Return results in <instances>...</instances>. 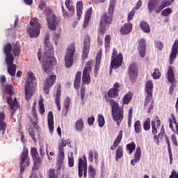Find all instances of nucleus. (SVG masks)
Returning <instances> with one entry per match:
<instances>
[{
    "instance_id": "nucleus-39",
    "label": "nucleus",
    "mask_w": 178,
    "mask_h": 178,
    "mask_svg": "<svg viewBox=\"0 0 178 178\" xmlns=\"http://www.w3.org/2000/svg\"><path fill=\"white\" fill-rule=\"evenodd\" d=\"M134 130L137 134H140V133H141L142 128H141V122H140V120H137L135 122Z\"/></svg>"
},
{
    "instance_id": "nucleus-63",
    "label": "nucleus",
    "mask_w": 178,
    "mask_h": 178,
    "mask_svg": "<svg viewBox=\"0 0 178 178\" xmlns=\"http://www.w3.org/2000/svg\"><path fill=\"white\" fill-rule=\"evenodd\" d=\"M170 138H171V141H172V144H174L175 147H177L178 143H177V138L176 137V136L172 134V135H171Z\"/></svg>"
},
{
    "instance_id": "nucleus-13",
    "label": "nucleus",
    "mask_w": 178,
    "mask_h": 178,
    "mask_svg": "<svg viewBox=\"0 0 178 178\" xmlns=\"http://www.w3.org/2000/svg\"><path fill=\"white\" fill-rule=\"evenodd\" d=\"M83 51L82 53V58L83 60H86L88 58V53L90 52V45H91V39L90 36L86 35L85 37L83 42Z\"/></svg>"
},
{
    "instance_id": "nucleus-45",
    "label": "nucleus",
    "mask_w": 178,
    "mask_h": 178,
    "mask_svg": "<svg viewBox=\"0 0 178 178\" xmlns=\"http://www.w3.org/2000/svg\"><path fill=\"white\" fill-rule=\"evenodd\" d=\"M104 42H105V48H106V49H108V48H110V45H111V35H106L105 36Z\"/></svg>"
},
{
    "instance_id": "nucleus-49",
    "label": "nucleus",
    "mask_w": 178,
    "mask_h": 178,
    "mask_svg": "<svg viewBox=\"0 0 178 178\" xmlns=\"http://www.w3.org/2000/svg\"><path fill=\"white\" fill-rule=\"evenodd\" d=\"M98 123L99 127H104V124H105V118H104V115H99L98 116Z\"/></svg>"
},
{
    "instance_id": "nucleus-50",
    "label": "nucleus",
    "mask_w": 178,
    "mask_h": 178,
    "mask_svg": "<svg viewBox=\"0 0 178 178\" xmlns=\"http://www.w3.org/2000/svg\"><path fill=\"white\" fill-rule=\"evenodd\" d=\"M152 77L155 80H156V79H160L161 78V72H159V69H158V68L154 69V71L152 74Z\"/></svg>"
},
{
    "instance_id": "nucleus-29",
    "label": "nucleus",
    "mask_w": 178,
    "mask_h": 178,
    "mask_svg": "<svg viewBox=\"0 0 178 178\" xmlns=\"http://www.w3.org/2000/svg\"><path fill=\"white\" fill-rule=\"evenodd\" d=\"M140 27L144 33H146L147 34L151 33V27L149 26V24L147 22L141 21L140 24Z\"/></svg>"
},
{
    "instance_id": "nucleus-41",
    "label": "nucleus",
    "mask_w": 178,
    "mask_h": 178,
    "mask_svg": "<svg viewBox=\"0 0 178 178\" xmlns=\"http://www.w3.org/2000/svg\"><path fill=\"white\" fill-rule=\"evenodd\" d=\"M39 111L40 115L45 113V106H44V100L42 99L39 100Z\"/></svg>"
},
{
    "instance_id": "nucleus-14",
    "label": "nucleus",
    "mask_w": 178,
    "mask_h": 178,
    "mask_svg": "<svg viewBox=\"0 0 178 178\" xmlns=\"http://www.w3.org/2000/svg\"><path fill=\"white\" fill-rule=\"evenodd\" d=\"M178 54V40H176L172 47L171 53L170 54L169 64L173 65L175 59L177 58Z\"/></svg>"
},
{
    "instance_id": "nucleus-47",
    "label": "nucleus",
    "mask_w": 178,
    "mask_h": 178,
    "mask_svg": "<svg viewBox=\"0 0 178 178\" xmlns=\"http://www.w3.org/2000/svg\"><path fill=\"white\" fill-rule=\"evenodd\" d=\"M38 8L40 10H44L45 12L46 9H49V7H47V3L44 1H41L38 4Z\"/></svg>"
},
{
    "instance_id": "nucleus-19",
    "label": "nucleus",
    "mask_w": 178,
    "mask_h": 178,
    "mask_svg": "<svg viewBox=\"0 0 178 178\" xmlns=\"http://www.w3.org/2000/svg\"><path fill=\"white\" fill-rule=\"evenodd\" d=\"M7 102L12 111H17V108H19V103H17V98L15 97L13 100V99L12 98V95L8 96Z\"/></svg>"
},
{
    "instance_id": "nucleus-16",
    "label": "nucleus",
    "mask_w": 178,
    "mask_h": 178,
    "mask_svg": "<svg viewBox=\"0 0 178 178\" xmlns=\"http://www.w3.org/2000/svg\"><path fill=\"white\" fill-rule=\"evenodd\" d=\"M15 58H11L10 60H6V63L8 66V73L11 76H16V65L13 64Z\"/></svg>"
},
{
    "instance_id": "nucleus-42",
    "label": "nucleus",
    "mask_w": 178,
    "mask_h": 178,
    "mask_svg": "<svg viewBox=\"0 0 178 178\" xmlns=\"http://www.w3.org/2000/svg\"><path fill=\"white\" fill-rule=\"evenodd\" d=\"M143 129L145 131H148L151 129V119L147 118V120L143 123Z\"/></svg>"
},
{
    "instance_id": "nucleus-21",
    "label": "nucleus",
    "mask_w": 178,
    "mask_h": 178,
    "mask_svg": "<svg viewBox=\"0 0 178 178\" xmlns=\"http://www.w3.org/2000/svg\"><path fill=\"white\" fill-rule=\"evenodd\" d=\"M175 2V0H163L161 1V5L156 9V13H161L162 10L165 9L166 6H170L172 3Z\"/></svg>"
},
{
    "instance_id": "nucleus-58",
    "label": "nucleus",
    "mask_w": 178,
    "mask_h": 178,
    "mask_svg": "<svg viewBox=\"0 0 178 178\" xmlns=\"http://www.w3.org/2000/svg\"><path fill=\"white\" fill-rule=\"evenodd\" d=\"M172 13V8H168L161 12L162 16H169Z\"/></svg>"
},
{
    "instance_id": "nucleus-36",
    "label": "nucleus",
    "mask_w": 178,
    "mask_h": 178,
    "mask_svg": "<svg viewBox=\"0 0 178 178\" xmlns=\"http://www.w3.org/2000/svg\"><path fill=\"white\" fill-rule=\"evenodd\" d=\"M97 175V170L94 168V166L92 165H90L88 166V177L90 178H95V176Z\"/></svg>"
},
{
    "instance_id": "nucleus-3",
    "label": "nucleus",
    "mask_w": 178,
    "mask_h": 178,
    "mask_svg": "<svg viewBox=\"0 0 178 178\" xmlns=\"http://www.w3.org/2000/svg\"><path fill=\"white\" fill-rule=\"evenodd\" d=\"M44 51L42 56L43 62V70L47 74H49L50 72L52 70V66L54 65V47L52 44L49 42V34H47L44 37Z\"/></svg>"
},
{
    "instance_id": "nucleus-33",
    "label": "nucleus",
    "mask_w": 178,
    "mask_h": 178,
    "mask_svg": "<svg viewBox=\"0 0 178 178\" xmlns=\"http://www.w3.org/2000/svg\"><path fill=\"white\" fill-rule=\"evenodd\" d=\"M152 88H154V83L152 81H147L145 85V91L147 95H152Z\"/></svg>"
},
{
    "instance_id": "nucleus-9",
    "label": "nucleus",
    "mask_w": 178,
    "mask_h": 178,
    "mask_svg": "<svg viewBox=\"0 0 178 178\" xmlns=\"http://www.w3.org/2000/svg\"><path fill=\"white\" fill-rule=\"evenodd\" d=\"M92 65V61L89 60L87 62L86 65L85 66L82 75V81L86 84H90L91 83V76H90V73L92 70L91 65Z\"/></svg>"
},
{
    "instance_id": "nucleus-52",
    "label": "nucleus",
    "mask_w": 178,
    "mask_h": 178,
    "mask_svg": "<svg viewBox=\"0 0 178 178\" xmlns=\"http://www.w3.org/2000/svg\"><path fill=\"white\" fill-rule=\"evenodd\" d=\"M6 127H8V125L5 122H0V131H2V134H5Z\"/></svg>"
},
{
    "instance_id": "nucleus-46",
    "label": "nucleus",
    "mask_w": 178,
    "mask_h": 178,
    "mask_svg": "<svg viewBox=\"0 0 178 178\" xmlns=\"http://www.w3.org/2000/svg\"><path fill=\"white\" fill-rule=\"evenodd\" d=\"M48 80L49 81V84H51V86H54V83L56 81V75H50L49 77L46 79V83H48Z\"/></svg>"
},
{
    "instance_id": "nucleus-56",
    "label": "nucleus",
    "mask_w": 178,
    "mask_h": 178,
    "mask_svg": "<svg viewBox=\"0 0 178 178\" xmlns=\"http://www.w3.org/2000/svg\"><path fill=\"white\" fill-rule=\"evenodd\" d=\"M31 155L32 156V159L36 158L37 156H39L38 152L37 151V148L33 147L31 149Z\"/></svg>"
},
{
    "instance_id": "nucleus-15",
    "label": "nucleus",
    "mask_w": 178,
    "mask_h": 178,
    "mask_svg": "<svg viewBox=\"0 0 178 178\" xmlns=\"http://www.w3.org/2000/svg\"><path fill=\"white\" fill-rule=\"evenodd\" d=\"M65 161V152L62 147H59V152L58 154L56 165L57 170H60L62 169V165H63V161Z\"/></svg>"
},
{
    "instance_id": "nucleus-28",
    "label": "nucleus",
    "mask_w": 178,
    "mask_h": 178,
    "mask_svg": "<svg viewBox=\"0 0 178 178\" xmlns=\"http://www.w3.org/2000/svg\"><path fill=\"white\" fill-rule=\"evenodd\" d=\"M159 2V1H158L157 0H149L147 6L149 13H152V10H154V9H155V10L158 9L157 6H158Z\"/></svg>"
},
{
    "instance_id": "nucleus-53",
    "label": "nucleus",
    "mask_w": 178,
    "mask_h": 178,
    "mask_svg": "<svg viewBox=\"0 0 178 178\" xmlns=\"http://www.w3.org/2000/svg\"><path fill=\"white\" fill-rule=\"evenodd\" d=\"M6 92L8 94V95H13V90H12V85L7 84L5 87Z\"/></svg>"
},
{
    "instance_id": "nucleus-12",
    "label": "nucleus",
    "mask_w": 178,
    "mask_h": 178,
    "mask_svg": "<svg viewBox=\"0 0 178 178\" xmlns=\"http://www.w3.org/2000/svg\"><path fill=\"white\" fill-rule=\"evenodd\" d=\"M129 76L131 81L134 83L137 80L138 76V69H137V65L136 63H133L129 67Z\"/></svg>"
},
{
    "instance_id": "nucleus-40",
    "label": "nucleus",
    "mask_w": 178,
    "mask_h": 178,
    "mask_svg": "<svg viewBox=\"0 0 178 178\" xmlns=\"http://www.w3.org/2000/svg\"><path fill=\"white\" fill-rule=\"evenodd\" d=\"M120 66H122V64L111 61L110 68H109V74H112L113 69H118V67H120Z\"/></svg>"
},
{
    "instance_id": "nucleus-30",
    "label": "nucleus",
    "mask_w": 178,
    "mask_h": 178,
    "mask_svg": "<svg viewBox=\"0 0 178 178\" xmlns=\"http://www.w3.org/2000/svg\"><path fill=\"white\" fill-rule=\"evenodd\" d=\"M33 170H37V169H39L40 166H41L42 163V159H41L39 156H38L37 157L33 158Z\"/></svg>"
},
{
    "instance_id": "nucleus-10",
    "label": "nucleus",
    "mask_w": 178,
    "mask_h": 178,
    "mask_svg": "<svg viewBox=\"0 0 178 178\" xmlns=\"http://www.w3.org/2000/svg\"><path fill=\"white\" fill-rule=\"evenodd\" d=\"M79 177H83H83H87V157L86 155H83L82 158L79 159Z\"/></svg>"
},
{
    "instance_id": "nucleus-2",
    "label": "nucleus",
    "mask_w": 178,
    "mask_h": 178,
    "mask_svg": "<svg viewBox=\"0 0 178 178\" xmlns=\"http://www.w3.org/2000/svg\"><path fill=\"white\" fill-rule=\"evenodd\" d=\"M115 6H116V0H111L108 8V12H106L101 15L99 35L97 38V44L99 45H102L103 42L101 37L105 34L106 28L109 27L111 24H112V22H113Z\"/></svg>"
},
{
    "instance_id": "nucleus-32",
    "label": "nucleus",
    "mask_w": 178,
    "mask_h": 178,
    "mask_svg": "<svg viewBox=\"0 0 178 178\" xmlns=\"http://www.w3.org/2000/svg\"><path fill=\"white\" fill-rule=\"evenodd\" d=\"M131 98H133V92H129L122 98V105H128V104H130V102L131 101Z\"/></svg>"
},
{
    "instance_id": "nucleus-11",
    "label": "nucleus",
    "mask_w": 178,
    "mask_h": 178,
    "mask_svg": "<svg viewBox=\"0 0 178 178\" xmlns=\"http://www.w3.org/2000/svg\"><path fill=\"white\" fill-rule=\"evenodd\" d=\"M167 79L169 83H171L169 92L170 95H172V94H173V91L175 90V87H176V79L175 78V72H173V67L171 65L168 67L167 72Z\"/></svg>"
},
{
    "instance_id": "nucleus-60",
    "label": "nucleus",
    "mask_w": 178,
    "mask_h": 178,
    "mask_svg": "<svg viewBox=\"0 0 178 178\" xmlns=\"http://www.w3.org/2000/svg\"><path fill=\"white\" fill-rule=\"evenodd\" d=\"M102 58V53L98 52L96 57V66H99V65H101V59Z\"/></svg>"
},
{
    "instance_id": "nucleus-59",
    "label": "nucleus",
    "mask_w": 178,
    "mask_h": 178,
    "mask_svg": "<svg viewBox=\"0 0 178 178\" xmlns=\"http://www.w3.org/2000/svg\"><path fill=\"white\" fill-rule=\"evenodd\" d=\"M152 99V95H147V97L145 100L144 106H147V105H149L150 101Z\"/></svg>"
},
{
    "instance_id": "nucleus-25",
    "label": "nucleus",
    "mask_w": 178,
    "mask_h": 178,
    "mask_svg": "<svg viewBox=\"0 0 178 178\" xmlns=\"http://www.w3.org/2000/svg\"><path fill=\"white\" fill-rule=\"evenodd\" d=\"M60 92H62V89H60V86H59L57 88V91L56 94V97H55V102L56 105L58 108V111H60L61 107H60Z\"/></svg>"
},
{
    "instance_id": "nucleus-48",
    "label": "nucleus",
    "mask_w": 178,
    "mask_h": 178,
    "mask_svg": "<svg viewBox=\"0 0 178 178\" xmlns=\"http://www.w3.org/2000/svg\"><path fill=\"white\" fill-rule=\"evenodd\" d=\"M49 178H58V175L55 172V169L50 168L48 172Z\"/></svg>"
},
{
    "instance_id": "nucleus-34",
    "label": "nucleus",
    "mask_w": 178,
    "mask_h": 178,
    "mask_svg": "<svg viewBox=\"0 0 178 178\" xmlns=\"http://www.w3.org/2000/svg\"><path fill=\"white\" fill-rule=\"evenodd\" d=\"M76 15L78 19H80L81 15H83V1H81L76 3Z\"/></svg>"
},
{
    "instance_id": "nucleus-24",
    "label": "nucleus",
    "mask_w": 178,
    "mask_h": 178,
    "mask_svg": "<svg viewBox=\"0 0 178 178\" xmlns=\"http://www.w3.org/2000/svg\"><path fill=\"white\" fill-rule=\"evenodd\" d=\"M122 138H123V131H120V132L118 135V137L114 140L113 145L110 147L111 151L116 149V147H118V145H119V144H120V141H122Z\"/></svg>"
},
{
    "instance_id": "nucleus-6",
    "label": "nucleus",
    "mask_w": 178,
    "mask_h": 178,
    "mask_svg": "<svg viewBox=\"0 0 178 178\" xmlns=\"http://www.w3.org/2000/svg\"><path fill=\"white\" fill-rule=\"evenodd\" d=\"M35 80L34 74H29L25 83V98L26 101H29L33 97V86Z\"/></svg>"
},
{
    "instance_id": "nucleus-37",
    "label": "nucleus",
    "mask_w": 178,
    "mask_h": 178,
    "mask_svg": "<svg viewBox=\"0 0 178 178\" xmlns=\"http://www.w3.org/2000/svg\"><path fill=\"white\" fill-rule=\"evenodd\" d=\"M20 44H13V54L14 56H19V55H20Z\"/></svg>"
},
{
    "instance_id": "nucleus-35",
    "label": "nucleus",
    "mask_w": 178,
    "mask_h": 178,
    "mask_svg": "<svg viewBox=\"0 0 178 178\" xmlns=\"http://www.w3.org/2000/svg\"><path fill=\"white\" fill-rule=\"evenodd\" d=\"M123 156V147L118 146L115 150V161H119Z\"/></svg>"
},
{
    "instance_id": "nucleus-23",
    "label": "nucleus",
    "mask_w": 178,
    "mask_h": 178,
    "mask_svg": "<svg viewBox=\"0 0 178 178\" xmlns=\"http://www.w3.org/2000/svg\"><path fill=\"white\" fill-rule=\"evenodd\" d=\"M47 123L50 133H54V113L52 111H49L48 113Z\"/></svg>"
},
{
    "instance_id": "nucleus-1",
    "label": "nucleus",
    "mask_w": 178,
    "mask_h": 178,
    "mask_svg": "<svg viewBox=\"0 0 178 178\" xmlns=\"http://www.w3.org/2000/svg\"><path fill=\"white\" fill-rule=\"evenodd\" d=\"M119 88H120V84L118 82L115 83L113 87L108 90L107 95H105L104 96L106 102H109L111 105L113 120L116 122L117 126H120V123L124 118L123 108L120 107L119 103L112 99L119 97V91H120Z\"/></svg>"
},
{
    "instance_id": "nucleus-5",
    "label": "nucleus",
    "mask_w": 178,
    "mask_h": 178,
    "mask_svg": "<svg viewBox=\"0 0 178 178\" xmlns=\"http://www.w3.org/2000/svg\"><path fill=\"white\" fill-rule=\"evenodd\" d=\"M27 33L31 38H35L40 35V23H38V19L33 18L30 21L29 25H28Z\"/></svg>"
},
{
    "instance_id": "nucleus-22",
    "label": "nucleus",
    "mask_w": 178,
    "mask_h": 178,
    "mask_svg": "<svg viewBox=\"0 0 178 178\" xmlns=\"http://www.w3.org/2000/svg\"><path fill=\"white\" fill-rule=\"evenodd\" d=\"M133 30V24L131 23L124 24V25L120 29V33L122 35H127L130 34Z\"/></svg>"
},
{
    "instance_id": "nucleus-51",
    "label": "nucleus",
    "mask_w": 178,
    "mask_h": 178,
    "mask_svg": "<svg viewBox=\"0 0 178 178\" xmlns=\"http://www.w3.org/2000/svg\"><path fill=\"white\" fill-rule=\"evenodd\" d=\"M65 6L70 10L71 13H74V6H70V0H65Z\"/></svg>"
},
{
    "instance_id": "nucleus-43",
    "label": "nucleus",
    "mask_w": 178,
    "mask_h": 178,
    "mask_svg": "<svg viewBox=\"0 0 178 178\" xmlns=\"http://www.w3.org/2000/svg\"><path fill=\"white\" fill-rule=\"evenodd\" d=\"M134 159H136V161L138 162L140 159H141V148L137 147L135 155H134Z\"/></svg>"
},
{
    "instance_id": "nucleus-31",
    "label": "nucleus",
    "mask_w": 178,
    "mask_h": 178,
    "mask_svg": "<svg viewBox=\"0 0 178 178\" xmlns=\"http://www.w3.org/2000/svg\"><path fill=\"white\" fill-rule=\"evenodd\" d=\"M75 130L76 131H83L84 130V121H83V118L79 119L75 122Z\"/></svg>"
},
{
    "instance_id": "nucleus-64",
    "label": "nucleus",
    "mask_w": 178,
    "mask_h": 178,
    "mask_svg": "<svg viewBox=\"0 0 178 178\" xmlns=\"http://www.w3.org/2000/svg\"><path fill=\"white\" fill-rule=\"evenodd\" d=\"M170 178H178V172H176V170H172L170 175Z\"/></svg>"
},
{
    "instance_id": "nucleus-20",
    "label": "nucleus",
    "mask_w": 178,
    "mask_h": 178,
    "mask_svg": "<svg viewBox=\"0 0 178 178\" xmlns=\"http://www.w3.org/2000/svg\"><path fill=\"white\" fill-rule=\"evenodd\" d=\"M146 44H145V39H140L139 41V45L138 49L139 51L140 58H144L146 54Z\"/></svg>"
},
{
    "instance_id": "nucleus-7",
    "label": "nucleus",
    "mask_w": 178,
    "mask_h": 178,
    "mask_svg": "<svg viewBox=\"0 0 178 178\" xmlns=\"http://www.w3.org/2000/svg\"><path fill=\"white\" fill-rule=\"evenodd\" d=\"M76 52V44L72 43L67 47L66 54L65 56V67H72L73 66V56Z\"/></svg>"
},
{
    "instance_id": "nucleus-17",
    "label": "nucleus",
    "mask_w": 178,
    "mask_h": 178,
    "mask_svg": "<svg viewBox=\"0 0 178 178\" xmlns=\"http://www.w3.org/2000/svg\"><path fill=\"white\" fill-rule=\"evenodd\" d=\"M12 44L10 43H7L3 48V52L6 55V60L9 61L11 59H15L13 54H12Z\"/></svg>"
},
{
    "instance_id": "nucleus-54",
    "label": "nucleus",
    "mask_w": 178,
    "mask_h": 178,
    "mask_svg": "<svg viewBox=\"0 0 178 178\" xmlns=\"http://www.w3.org/2000/svg\"><path fill=\"white\" fill-rule=\"evenodd\" d=\"M33 117L34 118L35 121L33 122L32 124H33L35 129H38V126L37 125V123H38V115H37V113L35 111L33 112Z\"/></svg>"
},
{
    "instance_id": "nucleus-38",
    "label": "nucleus",
    "mask_w": 178,
    "mask_h": 178,
    "mask_svg": "<svg viewBox=\"0 0 178 178\" xmlns=\"http://www.w3.org/2000/svg\"><path fill=\"white\" fill-rule=\"evenodd\" d=\"M127 151H129V155H131V154H133V152L136 149V143L134 142H132L129 144H127Z\"/></svg>"
},
{
    "instance_id": "nucleus-61",
    "label": "nucleus",
    "mask_w": 178,
    "mask_h": 178,
    "mask_svg": "<svg viewBox=\"0 0 178 178\" xmlns=\"http://www.w3.org/2000/svg\"><path fill=\"white\" fill-rule=\"evenodd\" d=\"M156 124V122L155 121H152V134H156L158 133V129H156V127L155 126Z\"/></svg>"
},
{
    "instance_id": "nucleus-55",
    "label": "nucleus",
    "mask_w": 178,
    "mask_h": 178,
    "mask_svg": "<svg viewBox=\"0 0 178 178\" xmlns=\"http://www.w3.org/2000/svg\"><path fill=\"white\" fill-rule=\"evenodd\" d=\"M68 165L70 168L74 166V157L72 155L68 156Z\"/></svg>"
},
{
    "instance_id": "nucleus-8",
    "label": "nucleus",
    "mask_w": 178,
    "mask_h": 178,
    "mask_svg": "<svg viewBox=\"0 0 178 178\" xmlns=\"http://www.w3.org/2000/svg\"><path fill=\"white\" fill-rule=\"evenodd\" d=\"M20 171L21 173L24 172V168L30 166V159L29 158V149L24 147L21 154Z\"/></svg>"
},
{
    "instance_id": "nucleus-18",
    "label": "nucleus",
    "mask_w": 178,
    "mask_h": 178,
    "mask_svg": "<svg viewBox=\"0 0 178 178\" xmlns=\"http://www.w3.org/2000/svg\"><path fill=\"white\" fill-rule=\"evenodd\" d=\"M114 62L115 63H123V55L122 53H119L118 55V51L113 49L112 56H111V62Z\"/></svg>"
},
{
    "instance_id": "nucleus-44",
    "label": "nucleus",
    "mask_w": 178,
    "mask_h": 178,
    "mask_svg": "<svg viewBox=\"0 0 178 178\" xmlns=\"http://www.w3.org/2000/svg\"><path fill=\"white\" fill-rule=\"evenodd\" d=\"M52 87V84L49 83V80H47V83H44L43 90L46 94H49V90Z\"/></svg>"
},
{
    "instance_id": "nucleus-62",
    "label": "nucleus",
    "mask_w": 178,
    "mask_h": 178,
    "mask_svg": "<svg viewBox=\"0 0 178 178\" xmlns=\"http://www.w3.org/2000/svg\"><path fill=\"white\" fill-rule=\"evenodd\" d=\"M91 15H92V8H90L86 13L85 18L91 19Z\"/></svg>"
},
{
    "instance_id": "nucleus-4",
    "label": "nucleus",
    "mask_w": 178,
    "mask_h": 178,
    "mask_svg": "<svg viewBox=\"0 0 178 178\" xmlns=\"http://www.w3.org/2000/svg\"><path fill=\"white\" fill-rule=\"evenodd\" d=\"M44 12H46L47 22L49 29L53 31H56V29L60 23V19L56 17L51 8H46Z\"/></svg>"
},
{
    "instance_id": "nucleus-27",
    "label": "nucleus",
    "mask_w": 178,
    "mask_h": 178,
    "mask_svg": "<svg viewBox=\"0 0 178 178\" xmlns=\"http://www.w3.org/2000/svg\"><path fill=\"white\" fill-rule=\"evenodd\" d=\"M165 143L168 145L170 163H172V162L173 161V154L172 153V146L170 145V140H169V137H168V135H165Z\"/></svg>"
},
{
    "instance_id": "nucleus-26",
    "label": "nucleus",
    "mask_w": 178,
    "mask_h": 178,
    "mask_svg": "<svg viewBox=\"0 0 178 178\" xmlns=\"http://www.w3.org/2000/svg\"><path fill=\"white\" fill-rule=\"evenodd\" d=\"M80 83H81V72L78 71L75 75V79L74 82V88L79 90L80 87Z\"/></svg>"
},
{
    "instance_id": "nucleus-57",
    "label": "nucleus",
    "mask_w": 178,
    "mask_h": 178,
    "mask_svg": "<svg viewBox=\"0 0 178 178\" xmlns=\"http://www.w3.org/2000/svg\"><path fill=\"white\" fill-rule=\"evenodd\" d=\"M136 15V10H134V8L132 9V10L129 13V14L128 15V17H127V22H131V20H133V18L134 17V15Z\"/></svg>"
}]
</instances>
